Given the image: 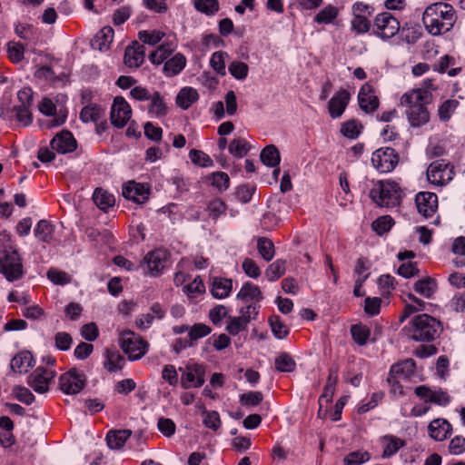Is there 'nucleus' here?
Instances as JSON below:
<instances>
[{
    "mask_svg": "<svg viewBox=\"0 0 465 465\" xmlns=\"http://www.w3.org/2000/svg\"><path fill=\"white\" fill-rule=\"evenodd\" d=\"M432 94L422 88L412 89L402 94L401 105L405 107V114L413 128L420 127L430 121L426 107L431 102Z\"/></svg>",
    "mask_w": 465,
    "mask_h": 465,
    "instance_id": "nucleus-1",
    "label": "nucleus"
},
{
    "mask_svg": "<svg viewBox=\"0 0 465 465\" xmlns=\"http://www.w3.org/2000/svg\"><path fill=\"white\" fill-rule=\"evenodd\" d=\"M457 20L455 9L447 3H435L426 7L422 15L423 25L429 34L440 35L449 32Z\"/></svg>",
    "mask_w": 465,
    "mask_h": 465,
    "instance_id": "nucleus-2",
    "label": "nucleus"
},
{
    "mask_svg": "<svg viewBox=\"0 0 465 465\" xmlns=\"http://www.w3.org/2000/svg\"><path fill=\"white\" fill-rule=\"evenodd\" d=\"M441 330L440 322L429 314L415 316L409 328L411 339L416 341H430L440 335Z\"/></svg>",
    "mask_w": 465,
    "mask_h": 465,
    "instance_id": "nucleus-3",
    "label": "nucleus"
},
{
    "mask_svg": "<svg viewBox=\"0 0 465 465\" xmlns=\"http://www.w3.org/2000/svg\"><path fill=\"white\" fill-rule=\"evenodd\" d=\"M370 196L377 205L391 208L400 204L401 191L395 182L380 181L371 190Z\"/></svg>",
    "mask_w": 465,
    "mask_h": 465,
    "instance_id": "nucleus-4",
    "label": "nucleus"
},
{
    "mask_svg": "<svg viewBox=\"0 0 465 465\" xmlns=\"http://www.w3.org/2000/svg\"><path fill=\"white\" fill-rule=\"evenodd\" d=\"M0 272L8 282L17 281L24 275L22 260L12 247H5L0 252Z\"/></svg>",
    "mask_w": 465,
    "mask_h": 465,
    "instance_id": "nucleus-5",
    "label": "nucleus"
},
{
    "mask_svg": "<svg viewBox=\"0 0 465 465\" xmlns=\"http://www.w3.org/2000/svg\"><path fill=\"white\" fill-rule=\"evenodd\" d=\"M120 346L131 361L141 359L147 351L148 342L136 336L132 331L123 332L120 339Z\"/></svg>",
    "mask_w": 465,
    "mask_h": 465,
    "instance_id": "nucleus-6",
    "label": "nucleus"
},
{
    "mask_svg": "<svg viewBox=\"0 0 465 465\" xmlns=\"http://www.w3.org/2000/svg\"><path fill=\"white\" fill-rule=\"evenodd\" d=\"M454 174V167L442 159L432 162L427 169L428 181L437 186L447 184Z\"/></svg>",
    "mask_w": 465,
    "mask_h": 465,
    "instance_id": "nucleus-7",
    "label": "nucleus"
},
{
    "mask_svg": "<svg viewBox=\"0 0 465 465\" xmlns=\"http://www.w3.org/2000/svg\"><path fill=\"white\" fill-rule=\"evenodd\" d=\"M399 155L391 147H383L376 150L371 155V163L380 173H390L399 163Z\"/></svg>",
    "mask_w": 465,
    "mask_h": 465,
    "instance_id": "nucleus-8",
    "label": "nucleus"
},
{
    "mask_svg": "<svg viewBox=\"0 0 465 465\" xmlns=\"http://www.w3.org/2000/svg\"><path fill=\"white\" fill-rule=\"evenodd\" d=\"M400 22L389 12L376 15L374 20V34L381 39H389L398 34Z\"/></svg>",
    "mask_w": 465,
    "mask_h": 465,
    "instance_id": "nucleus-9",
    "label": "nucleus"
},
{
    "mask_svg": "<svg viewBox=\"0 0 465 465\" xmlns=\"http://www.w3.org/2000/svg\"><path fill=\"white\" fill-rule=\"evenodd\" d=\"M86 384V377L83 371L72 369L59 378V387L65 394H77Z\"/></svg>",
    "mask_w": 465,
    "mask_h": 465,
    "instance_id": "nucleus-10",
    "label": "nucleus"
},
{
    "mask_svg": "<svg viewBox=\"0 0 465 465\" xmlns=\"http://www.w3.org/2000/svg\"><path fill=\"white\" fill-rule=\"evenodd\" d=\"M415 366L413 359H407L391 366L387 381L392 394L397 393L395 386L399 385V379L408 380L414 373Z\"/></svg>",
    "mask_w": 465,
    "mask_h": 465,
    "instance_id": "nucleus-11",
    "label": "nucleus"
},
{
    "mask_svg": "<svg viewBox=\"0 0 465 465\" xmlns=\"http://www.w3.org/2000/svg\"><path fill=\"white\" fill-rule=\"evenodd\" d=\"M54 371L39 366L28 377L27 383L38 393H45L49 389V382L54 378Z\"/></svg>",
    "mask_w": 465,
    "mask_h": 465,
    "instance_id": "nucleus-12",
    "label": "nucleus"
},
{
    "mask_svg": "<svg viewBox=\"0 0 465 465\" xmlns=\"http://www.w3.org/2000/svg\"><path fill=\"white\" fill-rule=\"evenodd\" d=\"M204 377L205 367L203 364L193 363L187 365L181 378L182 387L184 389L202 387L205 381Z\"/></svg>",
    "mask_w": 465,
    "mask_h": 465,
    "instance_id": "nucleus-13",
    "label": "nucleus"
},
{
    "mask_svg": "<svg viewBox=\"0 0 465 465\" xmlns=\"http://www.w3.org/2000/svg\"><path fill=\"white\" fill-rule=\"evenodd\" d=\"M132 110L127 102L121 96L114 100L111 108V123L117 128H123L131 118Z\"/></svg>",
    "mask_w": 465,
    "mask_h": 465,
    "instance_id": "nucleus-14",
    "label": "nucleus"
},
{
    "mask_svg": "<svg viewBox=\"0 0 465 465\" xmlns=\"http://www.w3.org/2000/svg\"><path fill=\"white\" fill-rule=\"evenodd\" d=\"M165 262V252L162 250H155L146 254L142 267L144 272H148L151 276H157L164 268Z\"/></svg>",
    "mask_w": 465,
    "mask_h": 465,
    "instance_id": "nucleus-15",
    "label": "nucleus"
},
{
    "mask_svg": "<svg viewBox=\"0 0 465 465\" xmlns=\"http://www.w3.org/2000/svg\"><path fill=\"white\" fill-rule=\"evenodd\" d=\"M415 203L420 213L430 217L438 209V196L434 193L420 192L415 197Z\"/></svg>",
    "mask_w": 465,
    "mask_h": 465,
    "instance_id": "nucleus-16",
    "label": "nucleus"
},
{
    "mask_svg": "<svg viewBox=\"0 0 465 465\" xmlns=\"http://www.w3.org/2000/svg\"><path fill=\"white\" fill-rule=\"evenodd\" d=\"M360 108L367 114L373 113L379 107V98L370 83L364 84L358 94Z\"/></svg>",
    "mask_w": 465,
    "mask_h": 465,
    "instance_id": "nucleus-17",
    "label": "nucleus"
},
{
    "mask_svg": "<svg viewBox=\"0 0 465 465\" xmlns=\"http://www.w3.org/2000/svg\"><path fill=\"white\" fill-rule=\"evenodd\" d=\"M53 151L59 153H67L76 149V140L69 131H61L50 143Z\"/></svg>",
    "mask_w": 465,
    "mask_h": 465,
    "instance_id": "nucleus-18",
    "label": "nucleus"
},
{
    "mask_svg": "<svg viewBox=\"0 0 465 465\" xmlns=\"http://www.w3.org/2000/svg\"><path fill=\"white\" fill-rule=\"evenodd\" d=\"M123 196L138 204L144 203L149 198V190L144 185L135 182H129L123 187Z\"/></svg>",
    "mask_w": 465,
    "mask_h": 465,
    "instance_id": "nucleus-19",
    "label": "nucleus"
},
{
    "mask_svg": "<svg viewBox=\"0 0 465 465\" xmlns=\"http://www.w3.org/2000/svg\"><path fill=\"white\" fill-rule=\"evenodd\" d=\"M145 48L143 45L134 41L126 47L124 52V64L130 68H138L144 60Z\"/></svg>",
    "mask_w": 465,
    "mask_h": 465,
    "instance_id": "nucleus-20",
    "label": "nucleus"
},
{
    "mask_svg": "<svg viewBox=\"0 0 465 465\" xmlns=\"http://www.w3.org/2000/svg\"><path fill=\"white\" fill-rule=\"evenodd\" d=\"M35 365V360L32 353L28 351H23L15 355L10 362V368L14 372L25 374Z\"/></svg>",
    "mask_w": 465,
    "mask_h": 465,
    "instance_id": "nucleus-21",
    "label": "nucleus"
},
{
    "mask_svg": "<svg viewBox=\"0 0 465 465\" xmlns=\"http://www.w3.org/2000/svg\"><path fill=\"white\" fill-rule=\"evenodd\" d=\"M350 101V94L346 90H340L329 101L328 109L332 118L340 117Z\"/></svg>",
    "mask_w": 465,
    "mask_h": 465,
    "instance_id": "nucleus-22",
    "label": "nucleus"
},
{
    "mask_svg": "<svg viewBox=\"0 0 465 465\" xmlns=\"http://www.w3.org/2000/svg\"><path fill=\"white\" fill-rule=\"evenodd\" d=\"M114 29L111 26L103 27L93 38L91 45L94 49L104 52L110 49L114 39Z\"/></svg>",
    "mask_w": 465,
    "mask_h": 465,
    "instance_id": "nucleus-23",
    "label": "nucleus"
},
{
    "mask_svg": "<svg viewBox=\"0 0 465 465\" xmlns=\"http://www.w3.org/2000/svg\"><path fill=\"white\" fill-rule=\"evenodd\" d=\"M237 300L242 303H255L259 304V302L262 300V292L258 286L246 282L242 285L240 292L237 294Z\"/></svg>",
    "mask_w": 465,
    "mask_h": 465,
    "instance_id": "nucleus-24",
    "label": "nucleus"
},
{
    "mask_svg": "<svg viewBox=\"0 0 465 465\" xmlns=\"http://www.w3.org/2000/svg\"><path fill=\"white\" fill-rule=\"evenodd\" d=\"M428 429L430 436L438 441L445 440L452 430L450 423L443 419L432 420Z\"/></svg>",
    "mask_w": 465,
    "mask_h": 465,
    "instance_id": "nucleus-25",
    "label": "nucleus"
},
{
    "mask_svg": "<svg viewBox=\"0 0 465 465\" xmlns=\"http://www.w3.org/2000/svg\"><path fill=\"white\" fill-rule=\"evenodd\" d=\"M130 430H110L106 435V442L110 449H121L131 436Z\"/></svg>",
    "mask_w": 465,
    "mask_h": 465,
    "instance_id": "nucleus-26",
    "label": "nucleus"
},
{
    "mask_svg": "<svg viewBox=\"0 0 465 465\" xmlns=\"http://www.w3.org/2000/svg\"><path fill=\"white\" fill-rule=\"evenodd\" d=\"M124 363L125 359L119 351L112 350L106 351L104 366L109 372L121 371Z\"/></svg>",
    "mask_w": 465,
    "mask_h": 465,
    "instance_id": "nucleus-27",
    "label": "nucleus"
},
{
    "mask_svg": "<svg viewBox=\"0 0 465 465\" xmlns=\"http://www.w3.org/2000/svg\"><path fill=\"white\" fill-rule=\"evenodd\" d=\"M232 282L226 278H214L211 292L214 298L223 299L228 297L232 292Z\"/></svg>",
    "mask_w": 465,
    "mask_h": 465,
    "instance_id": "nucleus-28",
    "label": "nucleus"
},
{
    "mask_svg": "<svg viewBox=\"0 0 465 465\" xmlns=\"http://www.w3.org/2000/svg\"><path fill=\"white\" fill-rule=\"evenodd\" d=\"M175 48L176 45L173 41L163 44L150 54L149 59L153 64H161L172 54Z\"/></svg>",
    "mask_w": 465,
    "mask_h": 465,
    "instance_id": "nucleus-29",
    "label": "nucleus"
},
{
    "mask_svg": "<svg viewBox=\"0 0 465 465\" xmlns=\"http://www.w3.org/2000/svg\"><path fill=\"white\" fill-rule=\"evenodd\" d=\"M338 381V375L335 371H331L326 385L324 387L322 394L320 396L319 404H321V409L327 407L329 403L331 402L332 397L335 391V386Z\"/></svg>",
    "mask_w": 465,
    "mask_h": 465,
    "instance_id": "nucleus-30",
    "label": "nucleus"
},
{
    "mask_svg": "<svg viewBox=\"0 0 465 465\" xmlns=\"http://www.w3.org/2000/svg\"><path fill=\"white\" fill-rule=\"evenodd\" d=\"M437 289L438 285L436 281L430 277L423 278L414 283V291L427 299L431 298Z\"/></svg>",
    "mask_w": 465,
    "mask_h": 465,
    "instance_id": "nucleus-31",
    "label": "nucleus"
},
{
    "mask_svg": "<svg viewBox=\"0 0 465 465\" xmlns=\"http://www.w3.org/2000/svg\"><path fill=\"white\" fill-rule=\"evenodd\" d=\"M185 56L179 53L164 63L163 72L168 76H173L178 74L185 67Z\"/></svg>",
    "mask_w": 465,
    "mask_h": 465,
    "instance_id": "nucleus-32",
    "label": "nucleus"
},
{
    "mask_svg": "<svg viewBox=\"0 0 465 465\" xmlns=\"http://www.w3.org/2000/svg\"><path fill=\"white\" fill-rule=\"evenodd\" d=\"M199 98V94L194 88L184 87L180 90L176 96V104L182 109H188Z\"/></svg>",
    "mask_w": 465,
    "mask_h": 465,
    "instance_id": "nucleus-33",
    "label": "nucleus"
},
{
    "mask_svg": "<svg viewBox=\"0 0 465 465\" xmlns=\"http://www.w3.org/2000/svg\"><path fill=\"white\" fill-rule=\"evenodd\" d=\"M384 449L382 458H389L398 452V450L405 446V440L393 435H386L383 437Z\"/></svg>",
    "mask_w": 465,
    "mask_h": 465,
    "instance_id": "nucleus-34",
    "label": "nucleus"
},
{
    "mask_svg": "<svg viewBox=\"0 0 465 465\" xmlns=\"http://www.w3.org/2000/svg\"><path fill=\"white\" fill-rule=\"evenodd\" d=\"M93 200L101 210H107L115 203L114 196L102 188H96L93 194Z\"/></svg>",
    "mask_w": 465,
    "mask_h": 465,
    "instance_id": "nucleus-35",
    "label": "nucleus"
},
{
    "mask_svg": "<svg viewBox=\"0 0 465 465\" xmlns=\"http://www.w3.org/2000/svg\"><path fill=\"white\" fill-rule=\"evenodd\" d=\"M149 100L151 101L148 108L150 114L155 117H162L167 114V106L158 92H154Z\"/></svg>",
    "mask_w": 465,
    "mask_h": 465,
    "instance_id": "nucleus-36",
    "label": "nucleus"
},
{
    "mask_svg": "<svg viewBox=\"0 0 465 465\" xmlns=\"http://www.w3.org/2000/svg\"><path fill=\"white\" fill-rule=\"evenodd\" d=\"M261 161L267 166L275 167L280 163V153L277 148L272 145H267L261 153Z\"/></svg>",
    "mask_w": 465,
    "mask_h": 465,
    "instance_id": "nucleus-37",
    "label": "nucleus"
},
{
    "mask_svg": "<svg viewBox=\"0 0 465 465\" xmlns=\"http://www.w3.org/2000/svg\"><path fill=\"white\" fill-rule=\"evenodd\" d=\"M460 103L459 101L455 99H448L445 100L438 109V116L440 122L446 123L448 122L454 112L456 111L457 107L459 106Z\"/></svg>",
    "mask_w": 465,
    "mask_h": 465,
    "instance_id": "nucleus-38",
    "label": "nucleus"
},
{
    "mask_svg": "<svg viewBox=\"0 0 465 465\" xmlns=\"http://www.w3.org/2000/svg\"><path fill=\"white\" fill-rule=\"evenodd\" d=\"M351 334L353 341L360 346L368 342L371 336V330L361 323L354 324L351 327Z\"/></svg>",
    "mask_w": 465,
    "mask_h": 465,
    "instance_id": "nucleus-39",
    "label": "nucleus"
},
{
    "mask_svg": "<svg viewBox=\"0 0 465 465\" xmlns=\"http://www.w3.org/2000/svg\"><path fill=\"white\" fill-rule=\"evenodd\" d=\"M54 228L46 220H41L37 223L35 229V235L37 239L44 242H49L52 238Z\"/></svg>",
    "mask_w": 465,
    "mask_h": 465,
    "instance_id": "nucleus-40",
    "label": "nucleus"
},
{
    "mask_svg": "<svg viewBox=\"0 0 465 465\" xmlns=\"http://www.w3.org/2000/svg\"><path fill=\"white\" fill-rule=\"evenodd\" d=\"M370 459L371 455L368 451L357 450L347 454L343 459V462L345 465H361Z\"/></svg>",
    "mask_w": 465,
    "mask_h": 465,
    "instance_id": "nucleus-41",
    "label": "nucleus"
},
{
    "mask_svg": "<svg viewBox=\"0 0 465 465\" xmlns=\"http://www.w3.org/2000/svg\"><path fill=\"white\" fill-rule=\"evenodd\" d=\"M257 249L265 261L269 262L273 258L274 246L270 239L265 237L259 238L257 241Z\"/></svg>",
    "mask_w": 465,
    "mask_h": 465,
    "instance_id": "nucleus-42",
    "label": "nucleus"
},
{
    "mask_svg": "<svg viewBox=\"0 0 465 465\" xmlns=\"http://www.w3.org/2000/svg\"><path fill=\"white\" fill-rule=\"evenodd\" d=\"M247 323L244 322V318L240 316H229L227 320L226 331L231 335H237L241 331L246 329Z\"/></svg>",
    "mask_w": 465,
    "mask_h": 465,
    "instance_id": "nucleus-43",
    "label": "nucleus"
},
{
    "mask_svg": "<svg viewBox=\"0 0 465 465\" xmlns=\"http://www.w3.org/2000/svg\"><path fill=\"white\" fill-rule=\"evenodd\" d=\"M269 324L276 338L282 339L288 335V327L283 324L279 316H271L269 318Z\"/></svg>",
    "mask_w": 465,
    "mask_h": 465,
    "instance_id": "nucleus-44",
    "label": "nucleus"
},
{
    "mask_svg": "<svg viewBox=\"0 0 465 465\" xmlns=\"http://www.w3.org/2000/svg\"><path fill=\"white\" fill-rule=\"evenodd\" d=\"M25 46L14 41L7 43V54L13 63H19L24 58Z\"/></svg>",
    "mask_w": 465,
    "mask_h": 465,
    "instance_id": "nucleus-45",
    "label": "nucleus"
},
{
    "mask_svg": "<svg viewBox=\"0 0 465 465\" xmlns=\"http://www.w3.org/2000/svg\"><path fill=\"white\" fill-rule=\"evenodd\" d=\"M260 310V305L255 303H242L239 309L241 318L248 324L252 320L256 319Z\"/></svg>",
    "mask_w": 465,
    "mask_h": 465,
    "instance_id": "nucleus-46",
    "label": "nucleus"
},
{
    "mask_svg": "<svg viewBox=\"0 0 465 465\" xmlns=\"http://www.w3.org/2000/svg\"><path fill=\"white\" fill-rule=\"evenodd\" d=\"M225 56H227V54L225 52L217 51L212 54L210 60V64L213 67V69L221 75H224L226 74L224 63Z\"/></svg>",
    "mask_w": 465,
    "mask_h": 465,
    "instance_id": "nucleus-47",
    "label": "nucleus"
},
{
    "mask_svg": "<svg viewBox=\"0 0 465 465\" xmlns=\"http://www.w3.org/2000/svg\"><path fill=\"white\" fill-rule=\"evenodd\" d=\"M229 73L238 80H243L247 77L249 67L245 63L233 61L228 66Z\"/></svg>",
    "mask_w": 465,
    "mask_h": 465,
    "instance_id": "nucleus-48",
    "label": "nucleus"
},
{
    "mask_svg": "<svg viewBox=\"0 0 465 465\" xmlns=\"http://www.w3.org/2000/svg\"><path fill=\"white\" fill-rule=\"evenodd\" d=\"M139 39L143 43L150 45H155L158 44L163 37L164 36V33L157 30L153 31H140L138 34Z\"/></svg>",
    "mask_w": 465,
    "mask_h": 465,
    "instance_id": "nucleus-49",
    "label": "nucleus"
},
{
    "mask_svg": "<svg viewBox=\"0 0 465 465\" xmlns=\"http://www.w3.org/2000/svg\"><path fill=\"white\" fill-rule=\"evenodd\" d=\"M338 11L333 6H327L321 10L314 17V21L318 24H330L337 16Z\"/></svg>",
    "mask_w": 465,
    "mask_h": 465,
    "instance_id": "nucleus-50",
    "label": "nucleus"
},
{
    "mask_svg": "<svg viewBox=\"0 0 465 465\" xmlns=\"http://www.w3.org/2000/svg\"><path fill=\"white\" fill-rule=\"evenodd\" d=\"M285 272V261L276 260L266 270V276L270 281L279 279Z\"/></svg>",
    "mask_w": 465,
    "mask_h": 465,
    "instance_id": "nucleus-51",
    "label": "nucleus"
},
{
    "mask_svg": "<svg viewBox=\"0 0 465 465\" xmlns=\"http://www.w3.org/2000/svg\"><path fill=\"white\" fill-rule=\"evenodd\" d=\"M101 108L95 104L84 107L80 113V119L84 122H96L100 117Z\"/></svg>",
    "mask_w": 465,
    "mask_h": 465,
    "instance_id": "nucleus-52",
    "label": "nucleus"
},
{
    "mask_svg": "<svg viewBox=\"0 0 465 465\" xmlns=\"http://www.w3.org/2000/svg\"><path fill=\"white\" fill-rule=\"evenodd\" d=\"M16 120L23 125L27 126L32 123L33 116L31 107L15 105L14 107Z\"/></svg>",
    "mask_w": 465,
    "mask_h": 465,
    "instance_id": "nucleus-53",
    "label": "nucleus"
},
{
    "mask_svg": "<svg viewBox=\"0 0 465 465\" xmlns=\"http://www.w3.org/2000/svg\"><path fill=\"white\" fill-rule=\"evenodd\" d=\"M393 220L389 215H384L377 218L372 223V229L378 233V234H383L387 232L392 226Z\"/></svg>",
    "mask_w": 465,
    "mask_h": 465,
    "instance_id": "nucleus-54",
    "label": "nucleus"
},
{
    "mask_svg": "<svg viewBox=\"0 0 465 465\" xmlns=\"http://www.w3.org/2000/svg\"><path fill=\"white\" fill-rule=\"evenodd\" d=\"M229 152L237 158L243 157L248 153L247 143L244 139H234L229 145Z\"/></svg>",
    "mask_w": 465,
    "mask_h": 465,
    "instance_id": "nucleus-55",
    "label": "nucleus"
},
{
    "mask_svg": "<svg viewBox=\"0 0 465 465\" xmlns=\"http://www.w3.org/2000/svg\"><path fill=\"white\" fill-rule=\"evenodd\" d=\"M361 130V124L355 120H351L342 124L341 132L344 136L355 139L360 134Z\"/></svg>",
    "mask_w": 465,
    "mask_h": 465,
    "instance_id": "nucleus-56",
    "label": "nucleus"
},
{
    "mask_svg": "<svg viewBox=\"0 0 465 465\" xmlns=\"http://www.w3.org/2000/svg\"><path fill=\"white\" fill-rule=\"evenodd\" d=\"M195 8L202 13L206 15H213L219 9L217 0H195Z\"/></svg>",
    "mask_w": 465,
    "mask_h": 465,
    "instance_id": "nucleus-57",
    "label": "nucleus"
},
{
    "mask_svg": "<svg viewBox=\"0 0 465 465\" xmlns=\"http://www.w3.org/2000/svg\"><path fill=\"white\" fill-rule=\"evenodd\" d=\"M12 391L16 400L26 405L32 404L35 401L34 394L25 387L15 386Z\"/></svg>",
    "mask_w": 465,
    "mask_h": 465,
    "instance_id": "nucleus-58",
    "label": "nucleus"
},
{
    "mask_svg": "<svg viewBox=\"0 0 465 465\" xmlns=\"http://www.w3.org/2000/svg\"><path fill=\"white\" fill-rule=\"evenodd\" d=\"M46 275L54 284L65 285L71 282V277L68 273L56 269H49Z\"/></svg>",
    "mask_w": 465,
    "mask_h": 465,
    "instance_id": "nucleus-59",
    "label": "nucleus"
},
{
    "mask_svg": "<svg viewBox=\"0 0 465 465\" xmlns=\"http://www.w3.org/2000/svg\"><path fill=\"white\" fill-rule=\"evenodd\" d=\"M226 205L221 199H214L211 201L207 205V211L209 216L213 220H216L219 216L225 213Z\"/></svg>",
    "mask_w": 465,
    "mask_h": 465,
    "instance_id": "nucleus-60",
    "label": "nucleus"
},
{
    "mask_svg": "<svg viewBox=\"0 0 465 465\" xmlns=\"http://www.w3.org/2000/svg\"><path fill=\"white\" fill-rule=\"evenodd\" d=\"M212 185L220 192L225 191L230 185V178L226 173L217 172L212 174Z\"/></svg>",
    "mask_w": 465,
    "mask_h": 465,
    "instance_id": "nucleus-61",
    "label": "nucleus"
},
{
    "mask_svg": "<svg viewBox=\"0 0 465 465\" xmlns=\"http://www.w3.org/2000/svg\"><path fill=\"white\" fill-rule=\"evenodd\" d=\"M211 328L203 323H196L190 327L188 336L191 341L203 338L211 333Z\"/></svg>",
    "mask_w": 465,
    "mask_h": 465,
    "instance_id": "nucleus-62",
    "label": "nucleus"
},
{
    "mask_svg": "<svg viewBox=\"0 0 465 465\" xmlns=\"http://www.w3.org/2000/svg\"><path fill=\"white\" fill-rule=\"evenodd\" d=\"M203 424L213 430H217L220 426H221V420H220V415L217 411H203Z\"/></svg>",
    "mask_w": 465,
    "mask_h": 465,
    "instance_id": "nucleus-63",
    "label": "nucleus"
},
{
    "mask_svg": "<svg viewBox=\"0 0 465 465\" xmlns=\"http://www.w3.org/2000/svg\"><path fill=\"white\" fill-rule=\"evenodd\" d=\"M351 28L357 34H364L370 30V22L366 16L363 15H353V18L351 20Z\"/></svg>",
    "mask_w": 465,
    "mask_h": 465,
    "instance_id": "nucleus-64",
    "label": "nucleus"
}]
</instances>
